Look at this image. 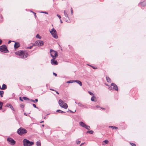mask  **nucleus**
Listing matches in <instances>:
<instances>
[{"mask_svg":"<svg viewBox=\"0 0 146 146\" xmlns=\"http://www.w3.org/2000/svg\"><path fill=\"white\" fill-rule=\"evenodd\" d=\"M15 54L19 56L20 57L22 58H27L28 56L27 52L23 51H19L15 52Z\"/></svg>","mask_w":146,"mask_h":146,"instance_id":"nucleus-1","label":"nucleus"},{"mask_svg":"<svg viewBox=\"0 0 146 146\" xmlns=\"http://www.w3.org/2000/svg\"><path fill=\"white\" fill-rule=\"evenodd\" d=\"M24 146H31L34 144V143L32 141H30L29 140L24 139L23 141Z\"/></svg>","mask_w":146,"mask_h":146,"instance_id":"nucleus-2","label":"nucleus"},{"mask_svg":"<svg viewBox=\"0 0 146 146\" xmlns=\"http://www.w3.org/2000/svg\"><path fill=\"white\" fill-rule=\"evenodd\" d=\"M27 132V131L23 127H20L19 129L17 131L18 134L21 135L24 134L26 133Z\"/></svg>","mask_w":146,"mask_h":146,"instance_id":"nucleus-3","label":"nucleus"},{"mask_svg":"<svg viewBox=\"0 0 146 146\" xmlns=\"http://www.w3.org/2000/svg\"><path fill=\"white\" fill-rule=\"evenodd\" d=\"M58 103L60 106L62 108L64 109H67L68 106L66 103H64L62 100H60L58 101Z\"/></svg>","mask_w":146,"mask_h":146,"instance_id":"nucleus-4","label":"nucleus"},{"mask_svg":"<svg viewBox=\"0 0 146 146\" xmlns=\"http://www.w3.org/2000/svg\"><path fill=\"white\" fill-rule=\"evenodd\" d=\"M50 56L53 58H56L58 55L57 52L52 49H50Z\"/></svg>","mask_w":146,"mask_h":146,"instance_id":"nucleus-5","label":"nucleus"},{"mask_svg":"<svg viewBox=\"0 0 146 146\" xmlns=\"http://www.w3.org/2000/svg\"><path fill=\"white\" fill-rule=\"evenodd\" d=\"M50 32L54 38H58V36L57 35L56 31L54 28L52 29L51 31H50Z\"/></svg>","mask_w":146,"mask_h":146,"instance_id":"nucleus-6","label":"nucleus"},{"mask_svg":"<svg viewBox=\"0 0 146 146\" xmlns=\"http://www.w3.org/2000/svg\"><path fill=\"white\" fill-rule=\"evenodd\" d=\"M44 44V42L41 40H38L36 41L33 44L34 46H42Z\"/></svg>","mask_w":146,"mask_h":146,"instance_id":"nucleus-7","label":"nucleus"},{"mask_svg":"<svg viewBox=\"0 0 146 146\" xmlns=\"http://www.w3.org/2000/svg\"><path fill=\"white\" fill-rule=\"evenodd\" d=\"M0 51L2 52H8L7 46L4 45L0 46Z\"/></svg>","mask_w":146,"mask_h":146,"instance_id":"nucleus-8","label":"nucleus"},{"mask_svg":"<svg viewBox=\"0 0 146 146\" xmlns=\"http://www.w3.org/2000/svg\"><path fill=\"white\" fill-rule=\"evenodd\" d=\"M7 141L9 142H10V144L12 145H14L16 143L15 141L11 137H8L7 139Z\"/></svg>","mask_w":146,"mask_h":146,"instance_id":"nucleus-9","label":"nucleus"},{"mask_svg":"<svg viewBox=\"0 0 146 146\" xmlns=\"http://www.w3.org/2000/svg\"><path fill=\"white\" fill-rule=\"evenodd\" d=\"M113 87V90H117L118 89V88L117 87V85L114 83H112L111 84V86H110L109 87V89H111V88Z\"/></svg>","mask_w":146,"mask_h":146,"instance_id":"nucleus-10","label":"nucleus"},{"mask_svg":"<svg viewBox=\"0 0 146 146\" xmlns=\"http://www.w3.org/2000/svg\"><path fill=\"white\" fill-rule=\"evenodd\" d=\"M56 58H54L51 59V64L54 65H57L58 64V63L56 60H55Z\"/></svg>","mask_w":146,"mask_h":146,"instance_id":"nucleus-11","label":"nucleus"},{"mask_svg":"<svg viewBox=\"0 0 146 146\" xmlns=\"http://www.w3.org/2000/svg\"><path fill=\"white\" fill-rule=\"evenodd\" d=\"M79 124L82 127L85 128L86 127V125L84 122L82 121H80L79 122Z\"/></svg>","mask_w":146,"mask_h":146,"instance_id":"nucleus-12","label":"nucleus"},{"mask_svg":"<svg viewBox=\"0 0 146 146\" xmlns=\"http://www.w3.org/2000/svg\"><path fill=\"white\" fill-rule=\"evenodd\" d=\"M20 44L18 42H15L14 45V47L15 48H17L20 46Z\"/></svg>","mask_w":146,"mask_h":146,"instance_id":"nucleus-13","label":"nucleus"},{"mask_svg":"<svg viewBox=\"0 0 146 146\" xmlns=\"http://www.w3.org/2000/svg\"><path fill=\"white\" fill-rule=\"evenodd\" d=\"M6 106H7L9 108H10L12 110H13L14 111V109L12 106L11 104H7V105H6Z\"/></svg>","mask_w":146,"mask_h":146,"instance_id":"nucleus-14","label":"nucleus"},{"mask_svg":"<svg viewBox=\"0 0 146 146\" xmlns=\"http://www.w3.org/2000/svg\"><path fill=\"white\" fill-rule=\"evenodd\" d=\"M76 82V83H77L78 84H79L80 86H82V82L79 80H74V82Z\"/></svg>","mask_w":146,"mask_h":146,"instance_id":"nucleus-15","label":"nucleus"},{"mask_svg":"<svg viewBox=\"0 0 146 146\" xmlns=\"http://www.w3.org/2000/svg\"><path fill=\"white\" fill-rule=\"evenodd\" d=\"M139 4L141 5L142 6L144 7L146 5V2L145 1H143L141 2Z\"/></svg>","mask_w":146,"mask_h":146,"instance_id":"nucleus-16","label":"nucleus"},{"mask_svg":"<svg viewBox=\"0 0 146 146\" xmlns=\"http://www.w3.org/2000/svg\"><path fill=\"white\" fill-rule=\"evenodd\" d=\"M7 88L6 85L5 84H3L1 88V90H5Z\"/></svg>","mask_w":146,"mask_h":146,"instance_id":"nucleus-17","label":"nucleus"},{"mask_svg":"<svg viewBox=\"0 0 146 146\" xmlns=\"http://www.w3.org/2000/svg\"><path fill=\"white\" fill-rule=\"evenodd\" d=\"M106 79L108 82L110 83L111 82V79L109 77L107 76L106 77Z\"/></svg>","mask_w":146,"mask_h":146,"instance_id":"nucleus-18","label":"nucleus"},{"mask_svg":"<svg viewBox=\"0 0 146 146\" xmlns=\"http://www.w3.org/2000/svg\"><path fill=\"white\" fill-rule=\"evenodd\" d=\"M78 106L82 108H85V106L82 104L81 103H78Z\"/></svg>","mask_w":146,"mask_h":146,"instance_id":"nucleus-19","label":"nucleus"},{"mask_svg":"<svg viewBox=\"0 0 146 146\" xmlns=\"http://www.w3.org/2000/svg\"><path fill=\"white\" fill-rule=\"evenodd\" d=\"M36 145L37 146H41L40 141H37L36 143Z\"/></svg>","mask_w":146,"mask_h":146,"instance_id":"nucleus-20","label":"nucleus"},{"mask_svg":"<svg viewBox=\"0 0 146 146\" xmlns=\"http://www.w3.org/2000/svg\"><path fill=\"white\" fill-rule=\"evenodd\" d=\"M109 128H111L113 129H118V127H115V126H109Z\"/></svg>","mask_w":146,"mask_h":146,"instance_id":"nucleus-21","label":"nucleus"},{"mask_svg":"<svg viewBox=\"0 0 146 146\" xmlns=\"http://www.w3.org/2000/svg\"><path fill=\"white\" fill-rule=\"evenodd\" d=\"M30 101L33 102L35 103L36 102H37L38 101L37 99H35V100H33L31 99L30 100Z\"/></svg>","mask_w":146,"mask_h":146,"instance_id":"nucleus-22","label":"nucleus"},{"mask_svg":"<svg viewBox=\"0 0 146 146\" xmlns=\"http://www.w3.org/2000/svg\"><path fill=\"white\" fill-rule=\"evenodd\" d=\"M4 94V92L3 91H0V95L1 97H3Z\"/></svg>","mask_w":146,"mask_h":146,"instance_id":"nucleus-23","label":"nucleus"},{"mask_svg":"<svg viewBox=\"0 0 146 146\" xmlns=\"http://www.w3.org/2000/svg\"><path fill=\"white\" fill-rule=\"evenodd\" d=\"M56 112H58L60 113H64V111H62L60 110H57L56 111Z\"/></svg>","mask_w":146,"mask_h":146,"instance_id":"nucleus-24","label":"nucleus"},{"mask_svg":"<svg viewBox=\"0 0 146 146\" xmlns=\"http://www.w3.org/2000/svg\"><path fill=\"white\" fill-rule=\"evenodd\" d=\"M73 82H74V80H70L68 81L67 82V83H69V84L72 83Z\"/></svg>","mask_w":146,"mask_h":146,"instance_id":"nucleus-25","label":"nucleus"},{"mask_svg":"<svg viewBox=\"0 0 146 146\" xmlns=\"http://www.w3.org/2000/svg\"><path fill=\"white\" fill-rule=\"evenodd\" d=\"M64 15L66 17H68V14H67L66 13V11L64 10Z\"/></svg>","mask_w":146,"mask_h":146,"instance_id":"nucleus-26","label":"nucleus"},{"mask_svg":"<svg viewBox=\"0 0 146 146\" xmlns=\"http://www.w3.org/2000/svg\"><path fill=\"white\" fill-rule=\"evenodd\" d=\"M87 133H89L90 134H92L93 133L94 131L92 130H90L87 131Z\"/></svg>","mask_w":146,"mask_h":146,"instance_id":"nucleus-27","label":"nucleus"},{"mask_svg":"<svg viewBox=\"0 0 146 146\" xmlns=\"http://www.w3.org/2000/svg\"><path fill=\"white\" fill-rule=\"evenodd\" d=\"M96 97L95 96H93L91 98V100L92 101H94V98H96Z\"/></svg>","mask_w":146,"mask_h":146,"instance_id":"nucleus-28","label":"nucleus"},{"mask_svg":"<svg viewBox=\"0 0 146 146\" xmlns=\"http://www.w3.org/2000/svg\"><path fill=\"white\" fill-rule=\"evenodd\" d=\"M23 99L24 100H30V99H29V98H28L26 97H23Z\"/></svg>","mask_w":146,"mask_h":146,"instance_id":"nucleus-29","label":"nucleus"},{"mask_svg":"<svg viewBox=\"0 0 146 146\" xmlns=\"http://www.w3.org/2000/svg\"><path fill=\"white\" fill-rule=\"evenodd\" d=\"M86 129L88 130H90V127L89 126L87 125H86L85 127Z\"/></svg>","mask_w":146,"mask_h":146,"instance_id":"nucleus-30","label":"nucleus"},{"mask_svg":"<svg viewBox=\"0 0 146 146\" xmlns=\"http://www.w3.org/2000/svg\"><path fill=\"white\" fill-rule=\"evenodd\" d=\"M36 36V38H38L39 39L41 38V37L38 34H37Z\"/></svg>","mask_w":146,"mask_h":146,"instance_id":"nucleus-31","label":"nucleus"},{"mask_svg":"<svg viewBox=\"0 0 146 146\" xmlns=\"http://www.w3.org/2000/svg\"><path fill=\"white\" fill-rule=\"evenodd\" d=\"M3 103L0 101V110H1L2 108Z\"/></svg>","mask_w":146,"mask_h":146,"instance_id":"nucleus-32","label":"nucleus"},{"mask_svg":"<svg viewBox=\"0 0 146 146\" xmlns=\"http://www.w3.org/2000/svg\"><path fill=\"white\" fill-rule=\"evenodd\" d=\"M76 111V110H75L74 111H73L71 110H69L68 111H67V112L73 113H75Z\"/></svg>","mask_w":146,"mask_h":146,"instance_id":"nucleus-33","label":"nucleus"},{"mask_svg":"<svg viewBox=\"0 0 146 146\" xmlns=\"http://www.w3.org/2000/svg\"><path fill=\"white\" fill-rule=\"evenodd\" d=\"M130 143L132 146H136V145L134 143Z\"/></svg>","mask_w":146,"mask_h":146,"instance_id":"nucleus-34","label":"nucleus"},{"mask_svg":"<svg viewBox=\"0 0 146 146\" xmlns=\"http://www.w3.org/2000/svg\"><path fill=\"white\" fill-rule=\"evenodd\" d=\"M33 46H34L33 45V46H30L29 47H27V48L29 49H31L33 47Z\"/></svg>","mask_w":146,"mask_h":146,"instance_id":"nucleus-35","label":"nucleus"},{"mask_svg":"<svg viewBox=\"0 0 146 146\" xmlns=\"http://www.w3.org/2000/svg\"><path fill=\"white\" fill-rule=\"evenodd\" d=\"M104 142H105L106 144H107L108 142V141L107 140H106L104 141Z\"/></svg>","mask_w":146,"mask_h":146,"instance_id":"nucleus-36","label":"nucleus"},{"mask_svg":"<svg viewBox=\"0 0 146 146\" xmlns=\"http://www.w3.org/2000/svg\"><path fill=\"white\" fill-rule=\"evenodd\" d=\"M88 93L90 95H94V94L92 92L90 91H89Z\"/></svg>","mask_w":146,"mask_h":146,"instance_id":"nucleus-37","label":"nucleus"},{"mask_svg":"<svg viewBox=\"0 0 146 146\" xmlns=\"http://www.w3.org/2000/svg\"><path fill=\"white\" fill-rule=\"evenodd\" d=\"M33 106L35 108H38L37 107L36 105L35 104H33Z\"/></svg>","mask_w":146,"mask_h":146,"instance_id":"nucleus-38","label":"nucleus"},{"mask_svg":"<svg viewBox=\"0 0 146 146\" xmlns=\"http://www.w3.org/2000/svg\"><path fill=\"white\" fill-rule=\"evenodd\" d=\"M57 16L60 19H61V17L60 16V15H59L58 14H57Z\"/></svg>","mask_w":146,"mask_h":146,"instance_id":"nucleus-39","label":"nucleus"},{"mask_svg":"<svg viewBox=\"0 0 146 146\" xmlns=\"http://www.w3.org/2000/svg\"><path fill=\"white\" fill-rule=\"evenodd\" d=\"M40 13H45L46 14H48V13H47V12H46L42 11V12H40Z\"/></svg>","mask_w":146,"mask_h":146,"instance_id":"nucleus-40","label":"nucleus"},{"mask_svg":"<svg viewBox=\"0 0 146 146\" xmlns=\"http://www.w3.org/2000/svg\"><path fill=\"white\" fill-rule=\"evenodd\" d=\"M71 14L72 15L73 14V10L72 8H71Z\"/></svg>","mask_w":146,"mask_h":146,"instance_id":"nucleus-41","label":"nucleus"},{"mask_svg":"<svg viewBox=\"0 0 146 146\" xmlns=\"http://www.w3.org/2000/svg\"><path fill=\"white\" fill-rule=\"evenodd\" d=\"M80 141H76V143L78 145L80 144Z\"/></svg>","mask_w":146,"mask_h":146,"instance_id":"nucleus-42","label":"nucleus"},{"mask_svg":"<svg viewBox=\"0 0 146 146\" xmlns=\"http://www.w3.org/2000/svg\"><path fill=\"white\" fill-rule=\"evenodd\" d=\"M19 100L21 101H23V100L22 99L21 97H20L19 98Z\"/></svg>","mask_w":146,"mask_h":146,"instance_id":"nucleus-43","label":"nucleus"},{"mask_svg":"<svg viewBox=\"0 0 146 146\" xmlns=\"http://www.w3.org/2000/svg\"><path fill=\"white\" fill-rule=\"evenodd\" d=\"M53 75H54L55 76H57V74H56V73H55L53 72Z\"/></svg>","mask_w":146,"mask_h":146,"instance_id":"nucleus-44","label":"nucleus"},{"mask_svg":"<svg viewBox=\"0 0 146 146\" xmlns=\"http://www.w3.org/2000/svg\"><path fill=\"white\" fill-rule=\"evenodd\" d=\"M21 108L23 107L24 106L23 104H21Z\"/></svg>","mask_w":146,"mask_h":146,"instance_id":"nucleus-45","label":"nucleus"},{"mask_svg":"<svg viewBox=\"0 0 146 146\" xmlns=\"http://www.w3.org/2000/svg\"><path fill=\"white\" fill-rule=\"evenodd\" d=\"M33 13H34V15H35V17H36V13H34V12H33Z\"/></svg>","mask_w":146,"mask_h":146,"instance_id":"nucleus-46","label":"nucleus"},{"mask_svg":"<svg viewBox=\"0 0 146 146\" xmlns=\"http://www.w3.org/2000/svg\"><path fill=\"white\" fill-rule=\"evenodd\" d=\"M2 43V40H0V45Z\"/></svg>","mask_w":146,"mask_h":146,"instance_id":"nucleus-47","label":"nucleus"},{"mask_svg":"<svg viewBox=\"0 0 146 146\" xmlns=\"http://www.w3.org/2000/svg\"><path fill=\"white\" fill-rule=\"evenodd\" d=\"M56 92V93L57 94H59V93L57 91H55Z\"/></svg>","mask_w":146,"mask_h":146,"instance_id":"nucleus-48","label":"nucleus"},{"mask_svg":"<svg viewBox=\"0 0 146 146\" xmlns=\"http://www.w3.org/2000/svg\"><path fill=\"white\" fill-rule=\"evenodd\" d=\"M50 90H51L53 91H55V90H54L52 89H50Z\"/></svg>","mask_w":146,"mask_h":146,"instance_id":"nucleus-49","label":"nucleus"},{"mask_svg":"<svg viewBox=\"0 0 146 146\" xmlns=\"http://www.w3.org/2000/svg\"><path fill=\"white\" fill-rule=\"evenodd\" d=\"M96 108H99V107H100L98 105H97V106H96Z\"/></svg>","mask_w":146,"mask_h":146,"instance_id":"nucleus-50","label":"nucleus"},{"mask_svg":"<svg viewBox=\"0 0 146 146\" xmlns=\"http://www.w3.org/2000/svg\"><path fill=\"white\" fill-rule=\"evenodd\" d=\"M11 42V40H9V41H8V43H9V44Z\"/></svg>","mask_w":146,"mask_h":146,"instance_id":"nucleus-51","label":"nucleus"},{"mask_svg":"<svg viewBox=\"0 0 146 146\" xmlns=\"http://www.w3.org/2000/svg\"><path fill=\"white\" fill-rule=\"evenodd\" d=\"M84 143H82L81 144V145H80V146H82V145H83L84 144Z\"/></svg>","mask_w":146,"mask_h":146,"instance_id":"nucleus-52","label":"nucleus"},{"mask_svg":"<svg viewBox=\"0 0 146 146\" xmlns=\"http://www.w3.org/2000/svg\"><path fill=\"white\" fill-rule=\"evenodd\" d=\"M60 22L61 23H62L63 22L62 21L61 19H60Z\"/></svg>","mask_w":146,"mask_h":146,"instance_id":"nucleus-53","label":"nucleus"},{"mask_svg":"<svg viewBox=\"0 0 146 146\" xmlns=\"http://www.w3.org/2000/svg\"><path fill=\"white\" fill-rule=\"evenodd\" d=\"M103 110H105V108H101Z\"/></svg>","mask_w":146,"mask_h":146,"instance_id":"nucleus-54","label":"nucleus"},{"mask_svg":"<svg viewBox=\"0 0 146 146\" xmlns=\"http://www.w3.org/2000/svg\"><path fill=\"white\" fill-rule=\"evenodd\" d=\"M92 68L93 69H96V68H95V67H92Z\"/></svg>","mask_w":146,"mask_h":146,"instance_id":"nucleus-55","label":"nucleus"},{"mask_svg":"<svg viewBox=\"0 0 146 146\" xmlns=\"http://www.w3.org/2000/svg\"><path fill=\"white\" fill-rule=\"evenodd\" d=\"M24 115H25L27 116V114L26 113H24Z\"/></svg>","mask_w":146,"mask_h":146,"instance_id":"nucleus-56","label":"nucleus"},{"mask_svg":"<svg viewBox=\"0 0 146 146\" xmlns=\"http://www.w3.org/2000/svg\"><path fill=\"white\" fill-rule=\"evenodd\" d=\"M43 122H44V121H42L40 122V123H43Z\"/></svg>","mask_w":146,"mask_h":146,"instance_id":"nucleus-57","label":"nucleus"},{"mask_svg":"<svg viewBox=\"0 0 146 146\" xmlns=\"http://www.w3.org/2000/svg\"><path fill=\"white\" fill-rule=\"evenodd\" d=\"M0 89H1V86L0 85Z\"/></svg>","mask_w":146,"mask_h":146,"instance_id":"nucleus-58","label":"nucleus"},{"mask_svg":"<svg viewBox=\"0 0 146 146\" xmlns=\"http://www.w3.org/2000/svg\"><path fill=\"white\" fill-rule=\"evenodd\" d=\"M42 127H44V125H42Z\"/></svg>","mask_w":146,"mask_h":146,"instance_id":"nucleus-59","label":"nucleus"},{"mask_svg":"<svg viewBox=\"0 0 146 146\" xmlns=\"http://www.w3.org/2000/svg\"><path fill=\"white\" fill-rule=\"evenodd\" d=\"M45 118H46L45 117H44V119H45Z\"/></svg>","mask_w":146,"mask_h":146,"instance_id":"nucleus-60","label":"nucleus"},{"mask_svg":"<svg viewBox=\"0 0 146 146\" xmlns=\"http://www.w3.org/2000/svg\"><path fill=\"white\" fill-rule=\"evenodd\" d=\"M75 103L76 104H77V102H75Z\"/></svg>","mask_w":146,"mask_h":146,"instance_id":"nucleus-61","label":"nucleus"},{"mask_svg":"<svg viewBox=\"0 0 146 146\" xmlns=\"http://www.w3.org/2000/svg\"><path fill=\"white\" fill-rule=\"evenodd\" d=\"M67 21H68L67 20V21H66V22H67Z\"/></svg>","mask_w":146,"mask_h":146,"instance_id":"nucleus-62","label":"nucleus"}]
</instances>
